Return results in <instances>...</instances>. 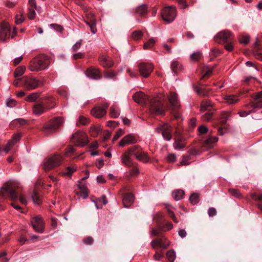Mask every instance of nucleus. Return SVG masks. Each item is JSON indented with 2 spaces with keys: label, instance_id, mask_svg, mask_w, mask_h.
<instances>
[{
  "label": "nucleus",
  "instance_id": "nucleus-1",
  "mask_svg": "<svg viewBox=\"0 0 262 262\" xmlns=\"http://www.w3.org/2000/svg\"><path fill=\"white\" fill-rule=\"evenodd\" d=\"M49 63V58L47 56L40 55L30 61L29 69L32 72H38L46 69Z\"/></svg>",
  "mask_w": 262,
  "mask_h": 262
},
{
  "label": "nucleus",
  "instance_id": "nucleus-2",
  "mask_svg": "<svg viewBox=\"0 0 262 262\" xmlns=\"http://www.w3.org/2000/svg\"><path fill=\"white\" fill-rule=\"evenodd\" d=\"M163 99L161 95H159L151 99L150 101L149 112L154 115H164L165 109L163 103Z\"/></svg>",
  "mask_w": 262,
  "mask_h": 262
},
{
  "label": "nucleus",
  "instance_id": "nucleus-3",
  "mask_svg": "<svg viewBox=\"0 0 262 262\" xmlns=\"http://www.w3.org/2000/svg\"><path fill=\"white\" fill-rule=\"evenodd\" d=\"M63 161L62 157L58 154H54L48 157L45 161L43 168L47 171H49L58 166Z\"/></svg>",
  "mask_w": 262,
  "mask_h": 262
},
{
  "label": "nucleus",
  "instance_id": "nucleus-4",
  "mask_svg": "<svg viewBox=\"0 0 262 262\" xmlns=\"http://www.w3.org/2000/svg\"><path fill=\"white\" fill-rule=\"evenodd\" d=\"M0 195L3 196L9 195V197L13 200H16L18 198V193L16 191V188L11 182L5 184L1 188Z\"/></svg>",
  "mask_w": 262,
  "mask_h": 262
},
{
  "label": "nucleus",
  "instance_id": "nucleus-5",
  "mask_svg": "<svg viewBox=\"0 0 262 262\" xmlns=\"http://www.w3.org/2000/svg\"><path fill=\"white\" fill-rule=\"evenodd\" d=\"M16 34L15 28L5 24L1 26L0 40L6 41L10 38H13Z\"/></svg>",
  "mask_w": 262,
  "mask_h": 262
},
{
  "label": "nucleus",
  "instance_id": "nucleus-6",
  "mask_svg": "<svg viewBox=\"0 0 262 262\" xmlns=\"http://www.w3.org/2000/svg\"><path fill=\"white\" fill-rule=\"evenodd\" d=\"M71 141L76 146L83 147L89 142L88 137L82 131H77L72 137Z\"/></svg>",
  "mask_w": 262,
  "mask_h": 262
},
{
  "label": "nucleus",
  "instance_id": "nucleus-7",
  "mask_svg": "<svg viewBox=\"0 0 262 262\" xmlns=\"http://www.w3.org/2000/svg\"><path fill=\"white\" fill-rule=\"evenodd\" d=\"M138 148V145L133 146L130 148H128L122 154L121 157V160L124 165L127 167H131L134 166L130 156L134 155V151L137 150Z\"/></svg>",
  "mask_w": 262,
  "mask_h": 262
},
{
  "label": "nucleus",
  "instance_id": "nucleus-8",
  "mask_svg": "<svg viewBox=\"0 0 262 262\" xmlns=\"http://www.w3.org/2000/svg\"><path fill=\"white\" fill-rule=\"evenodd\" d=\"M177 15L175 7L167 6L165 7L161 12V16L163 20L167 23L172 21Z\"/></svg>",
  "mask_w": 262,
  "mask_h": 262
},
{
  "label": "nucleus",
  "instance_id": "nucleus-9",
  "mask_svg": "<svg viewBox=\"0 0 262 262\" xmlns=\"http://www.w3.org/2000/svg\"><path fill=\"white\" fill-rule=\"evenodd\" d=\"M22 81L23 86L27 91L35 90L40 84V81L35 77H24Z\"/></svg>",
  "mask_w": 262,
  "mask_h": 262
},
{
  "label": "nucleus",
  "instance_id": "nucleus-10",
  "mask_svg": "<svg viewBox=\"0 0 262 262\" xmlns=\"http://www.w3.org/2000/svg\"><path fill=\"white\" fill-rule=\"evenodd\" d=\"M63 119L61 118H56L50 121L49 123L44 126L42 130L46 133L53 132L57 129L63 123Z\"/></svg>",
  "mask_w": 262,
  "mask_h": 262
},
{
  "label": "nucleus",
  "instance_id": "nucleus-11",
  "mask_svg": "<svg viewBox=\"0 0 262 262\" xmlns=\"http://www.w3.org/2000/svg\"><path fill=\"white\" fill-rule=\"evenodd\" d=\"M154 68L151 63L141 62L138 65V71L142 77L147 78L152 72Z\"/></svg>",
  "mask_w": 262,
  "mask_h": 262
},
{
  "label": "nucleus",
  "instance_id": "nucleus-12",
  "mask_svg": "<svg viewBox=\"0 0 262 262\" xmlns=\"http://www.w3.org/2000/svg\"><path fill=\"white\" fill-rule=\"evenodd\" d=\"M232 39L233 36L231 32L226 30L220 32L214 37L215 41L218 43H221L222 41L226 42L232 40Z\"/></svg>",
  "mask_w": 262,
  "mask_h": 262
},
{
  "label": "nucleus",
  "instance_id": "nucleus-13",
  "mask_svg": "<svg viewBox=\"0 0 262 262\" xmlns=\"http://www.w3.org/2000/svg\"><path fill=\"white\" fill-rule=\"evenodd\" d=\"M31 223L35 231L38 232L43 231V222L41 216L38 215L34 217L31 220Z\"/></svg>",
  "mask_w": 262,
  "mask_h": 262
},
{
  "label": "nucleus",
  "instance_id": "nucleus-14",
  "mask_svg": "<svg viewBox=\"0 0 262 262\" xmlns=\"http://www.w3.org/2000/svg\"><path fill=\"white\" fill-rule=\"evenodd\" d=\"M137 142L136 137L133 134H129L124 136L120 141L119 145L120 147H124L126 145L133 144Z\"/></svg>",
  "mask_w": 262,
  "mask_h": 262
},
{
  "label": "nucleus",
  "instance_id": "nucleus-15",
  "mask_svg": "<svg viewBox=\"0 0 262 262\" xmlns=\"http://www.w3.org/2000/svg\"><path fill=\"white\" fill-rule=\"evenodd\" d=\"M172 109L175 110L179 108L180 105L178 99L177 94L174 92H170L168 97Z\"/></svg>",
  "mask_w": 262,
  "mask_h": 262
},
{
  "label": "nucleus",
  "instance_id": "nucleus-16",
  "mask_svg": "<svg viewBox=\"0 0 262 262\" xmlns=\"http://www.w3.org/2000/svg\"><path fill=\"white\" fill-rule=\"evenodd\" d=\"M140 146L139 148L134 151V155L136 158L141 162L147 163L148 162L149 158L147 152L145 151H141L140 150Z\"/></svg>",
  "mask_w": 262,
  "mask_h": 262
},
{
  "label": "nucleus",
  "instance_id": "nucleus-17",
  "mask_svg": "<svg viewBox=\"0 0 262 262\" xmlns=\"http://www.w3.org/2000/svg\"><path fill=\"white\" fill-rule=\"evenodd\" d=\"M86 75L94 79H98L101 78L100 73L99 70L94 67H90L85 71Z\"/></svg>",
  "mask_w": 262,
  "mask_h": 262
},
{
  "label": "nucleus",
  "instance_id": "nucleus-18",
  "mask_svg": "<svg viewBox=\"0 0 262 262\" xmlns=\"http://www.w3.org/2000/svg\"><path fill=\"white\" fill-rule=\"evenodd\" d=\"M108 106V105L106 104L105 106V108H102L99 106L95 107L92 110L91 114L96 118H101L106 114V108H107Z\"/></svg>",
  "mask_w": 262,
  "mask_h": 262
},
{
  "label": "nucleus",
  "instance_id": "nucleus-19",
  "mask_svg": "<svg viewBox=\"0 0 262 262\" xmlns=\"http://www.w3.org/2000/svg\"><path fill=\"white\" fill-rule=\"evenodd\" d=\"M160 129L162 131L163 138L166 140H170L171 139V126L167 124L161 125Z\"/></svg>",
  "mask_w": 262,
  "mask_h": 262
},
{
  "label": "nucleus",
  "instance_id": "nucleus-20",
  "mask_svg": "<svg viewBox=\"0 0 262 262\" xmlns=\"http://www.w3.org/2000/svg\"><path fill=\"white\" fill-rule=\"evenodd\" d=\"M101 64L105 68H110L113 65V62L110 57L102 55L99 58Z\"/></svg>",
  "mask_w": 262,
  "mask_h": 262
},
{
  "label": "nucleus",
  "instance_id": "nucleus-21",
  "mask_svg": "<svg viewBox=\"0 0 262 262\" xmlns=\"http://www.w3.org/2000/svg\"><path fill=\"white\" fill-rule=\"evenodd\" d=\"M46 107L42 103L36 104L33 107V113L35 115H40L45 112Z\"/></svg>",
  "mask_w": 262,
  "mask_h": 262
},
{
  "label": "nucleus",
  "instance_id": "nucleus-22",
  "mask_svg": "<svg viewBox=\"0 0 262 262\" xmlns=\"http://www.w3.org/2000/svg\"><path fill=\"white\" fill-rule=\"evenodd\" d=\"M133 98L134 101L138 103H144L147 99V96L142 92L135 93Z\"/></svg>",
  "mask_w": 262,
  "mask_h": 262
},
{
  "label": "nucleus",
  "instance_id": "nucleus-23",
  "mask_svg": "<svg viewBox=\"0 0 262 262\" xmlns=\"http://www.w3.org/2000/svg\"><path fill=\"white\" fill-rule=\"evenodd\" d=\"M134 201V196L132 194L124 195L122 199V203L125 207H129Z\"/></svg>",
  "mask_w": 262,
  "mask_h": 262
},
{
  "label": "nucleus",
  "instance_id": "nucleus-24",
  "mask_svg": "<svg viewBox=\"0 0 262 262\" xmlns=\"http://www.w3.org/2000/svg\"><path fill=\"white\" fill-rule=\"evenodd\" d=\"M184 140L185 139L183 137L178 138L173 143L174 148L178 150L183 148L185 146V144L183 142Z\"/></svg>",
  "mask_w": 262,
  "mask_h": 262
},
{
  "label": "nucleus",
  "instance_id": "nucleus-25",
  "mask_svg": "<svg viewBox=\"0 0 262 262\" xmlns=\"http://www.w3.org/2000/svg\"><path fill=\"white\" fill-rule=\"evenodd\" d=\"M42 100L47 101L45 105H46V107L47 109L51 108L55 105V99L52 96L46 97L42 98Z\"/></svg>",
  "mask_w": 262,
  "mask_h": 262
},
{
  "label": "nucleus",
  "instance_id": "nucleus-26",
  "mask_svg": "<svg viewBox=\"0 0 262 262\" xmlns=\"http://www.w3.org/2000/svg\"><path fill=\"white\" fill-rule=\"evenodd\" d=\"M217 141V138L210 136L204 141V145L208 148L211 147Z\"/></svg>",
  "mask_w": 262,
  "mask_h": 262
},
{
  "label": "nucleus",
  "instance_id": "nucleus-27",
  "mask_svg": "<svg viewBox=\"0 0 262 262\" xmlns=\"http://www.w3.org/2000/svg\"><path fill=\"white\" fill-rule=\"evenodd\" d=\"M226 102L229 104H233L238 101L237 97L235 95H227L224 97Z\"/></svg>",
  "mask_w": 262,
  "mask_h": 262
},
{
  "label": "nucleus",
  "instance_id": "nucleus-28",
  "mask_svg": "<svg viewBox=\"0 0 262 262\" xmlns=\"http://www.w3.org/2000/svg\"><path fill=\"white\" fill-rule=\"evenodd\" d=\"M39 93L34 92L28 95L25 99L27 102H34L39 98Z\"/></svg>",
  "mask_w": 262,
  "mask_h": 262
},
{
  "label": "nucleus",
  "instance_id": "nucleus-29",
  "mask_svg": "<svg viewBox=\"0 0 262 262\" xmlns=\"http://www.w3.org/2000/svg\"><path fill=\"white\" fill-rule=\"evenodd\" d=\"M110 116L112 118H117L120 115L118 107L116 105H113L110 108Z\"/></svg>",
  "mask_w": 262,
  "mask_h": 262
},
{
  "label": "nucleus",
  "instance_id": "nucleus-30",
  "mask_svg": "<svg viewBox=\"0 0 262 262\" xmlns=\"http://www.w3.org/2000/svg\"><path fill=\"white\" fill-rule=\"evenodd\" d=\"M77 167L75 166H70L67 168L65 171L62 172V175L67 177H71L72 174L76 170Z\"/></svg>",
  "mask_w": 262,
  "mask_h": 262
},
{
  "label": "nucleus",
  "instance_id": "nucleus-31",
  "mask_svg": "<svg viewBox=\"0 0 262 262\" xmlns=\"http://www.w3.org/2000/svg\"><path fill=\"white\" fill-rule=\"evenodd\" d=\"M212 103H211V102L207 100H204L201 103V110L202 111H204L206 110L210 111L211 108L212 107Z\"/></svg>",
  "mask_w": 262,
  "mask_h": 262
},
{
  "label": "nucleus",
  "instance_id": "nucleus-32",
  "mask_svg": "<svg viewBox=\"0 0 262 262\" xmlns=\"http://www.w3.org/2000/svg\"><path fill=\"white\" fill-rule=\"evenodd\" d=\"M184 194V192L182 190H178L174 191L172 192V197L176 201H179L182 199L183 195Z\"/></svg>",
  "mask_w": 262,
  "mask_h": 262
},
{
  "label": "nucleus",
  "instance_id": "nucleus-33",
  "mask_svg": "<svg viewBox=\"0 0 262 262\" xmlns=\"http://www.w3.org/2000/svg\"><path fill=\"white\" fill-rule=\"evenodd\" d=\"M26 70L25 66H19L17 68L14 72V76L15 78H18L22 76Z\"/></svg>",
  "mask_w": 262,
  "mask_h": 262
},
{
  "label": "nucleus",
  "instance_id": "nucleus-34",
  "mask_svg": "<svg viewBox=\"0 0 262 262\" xmlns=\"http://www.w3.org/2000/svg\"><path fill=\"white\" fill-rule=\"evenodd\" d=\"M147 12V7L146 5H141L138 7L136 9V13L139 15H145Z\"/></svg>",
  "mask_w": 262,
  "mask_h": 262
},
{
  "label": "nucleus",
  "instance_id": "nucleus-35",
  "mask_svg": "<svg viewBox=\"0 0 262 262\" xmlns=\"http://www.w3.org/2000/svg\"><path fill=\"white\" fill-rule=\"evenodd\" d=\"M33 203L36 205H39L41 203V198L40 196L35 191L33 192L32 195Z\"/></svg>",
  "mask_w": 262,
  "mask_h": 262
},
{
  "label": "nucleus",
  "instance_id": "nucleus-36",
  "mask_svg": "<svg viewBox=\"0 0 262 262\" xmlns=\"http://www.w3.org/2000/svg\"><path fill=\"white\" fill-rule=\"evenodd\" d=\"M202 56V53L200 52H196L191 54L190 58L191 61H198L201 58Z\"/></svg>",
  "mask_w": 262,
  "mask_h": 262
},
{
  "label": "nucleus",
  "instance_id": "nucleus-37",
  "mask_svg": "<svg viewBox=\"0 0 262 262\" xmlns=\"http://www.w3.org/2000/svg\"><path fill=\"white\" fill-rule=\"evenodd\" d=\"M143 36L142 32L140 30H136L134 31L131 35L132 39L135 40H138L142 38Z\"/></svg>",
  "mask_w": 262,
  "mask_h": 262
},
{
  "label": "nucleus",
  "instance_id": "nucleus-38",
  "mask_svg": "<svg viewBox=\"0 0 262 262\" xmlns=\"http://www.w3.org/2000/svg\"><path fill=\"white\" fill-rule=\"evenodd\" d=\"M181 65L178 61H173L171 64V69L174 73H177L181 70Z\"/></svg>",
  "mask_w": 262,
  "mask_h": 262
},
{
  "label": "nucleus",
  "instance_id": "nucleus-39",
  "mask_svg": "<svg viewBox=\"0 0 262 262\" xmlns=\"http://www.w3.org/2000/svg\"><path fill=\"white\" fill-rule=\"evenodd\" d=\"M166 257L169 262H174L176 258V253L174 251L170 250L166 253Z\"/></svg>",
  "mask_w": 262,
  "mask_h": 262
},
{
  "label": "nucleus",
  "instance_id": "nucleus-40",
  "mask_svg": "<svg viewBox=\"0 0 262 262\" xmlns=\"http://www.w3.org/2000/svg\"><path fill=\"white\" fill-rule=\"evenodd\" d=\"M189 200L192 204H196L199 202V195L198 193L191 194Z\"/></svg>",
  "mask_w": 262,
  "mask_h": 262
},
{
  "label": "nucleus",
  "instance_id": "nucleus-41",
  "mask_svg": "<svg viewBox=\"0 0 262 262\" xmlns=\"http://www.w3.org/2000/svg\"><path fill=\"white\" fill-rule=\"evenodd\" d=\"M164 229L162 228L161 224H159L156 229H153L151 230V234L154 236L159 235L162 231H163Z\"/></svg>",
  "mask_w": 262,
  "mask_h": 262
},
{
  "label": "nucleus",
  "instance_id": "nucleus-42",
  "mask_svg": "<svg viewBox=\"0 0 262 262\" xmlns=\"http://www.w3.org/2000/svg\"><path fill=\"white\" fill-rule=\"evenodd\" d=\"M259 100H255L251 103L252 107L253 108H262V98L259 99Z\"/></svg>",
  "mask_w": 262,
  "mask_h": 262
},
{
  "label": "nucleus",
  "instance_id": "nucleus-43",
  "mask_svg": "<svg viewBox=\"0 0 262 262\" xmlns=\"http://www.w3.org/2000/svg\"><path fill=\"white\" fill-rule=\"evenodd\" d=\"M156 40L154 38H150L147 42L144 44V49H150L155 44Z\"/></svg>",
  "mask_w": 262,
  "mask_h": 262
},
{
  "label": "nucleus",
  "instance_id": "nucleus-44",
  "mask_svg": "<svg viewBox=\"0 0 262 262\" xmlns=\"http://www.w3.org/2000/svg\"><path fill=\"white\" fill-rule=\"evenodd\" d=\"M25 17L22 13H20L17 14L15 16V23L17 25H19L24 21Z\"/></svg>",
  "mask_w": 262,
  "mask_h": 262
},
{
  "label": "nucleus",
  "instance_id": "nucleus-45",
  "mask_svg": "<svg viewBox=\"0 0 262 262\" xmlns=\"http://www.w3.org/2000/svg\"><path fill=\"white\" fill-rule=\"evenodd\" d=\"M162 241L161 239L154 240L151 242V245L154 249H156L162 246Z\"/></svg>",
  "mask_w": 262,
  "mask_h": 262
},
{
  "label": "nucleus",
  "instance_id": "nucleus-46",
  "mask_svg": "<svg viewBox=\"0 0 262 262\" xmlns=\"http://www.w3.org/2000/svg\"><path fill=\"white\" fill-rule=\"evenodd\" d=\"M239 41L241 43L247 44L249 42V36L247 35H243L239 37Z\"/></svg>",
  "mask_w": 262,
  "mask_h": 262
},
{
  "label": "nucleus",
  "instance_id": "nucleus-47",
  "mask_svg": "<svg viewBox=\"0 0 262 262\" xmlns=\"http://www.w3.org/2000/svg\"><path fill=\"white\" fill-rule=\"evenodd\" d=\"M78 122L80 124L85 125L89 123V120L85 116H80L78 119Z\"/></svg>",
  "mask_w": 262,
  "mask_h": 262
},
{
  "label": "nucleus",
  "instance_id": "nucleus-48",
  "mask_svg": "<svg viewBox=\"0 0 262 262\" xmlns=\"http://www.w3.org/2000/svg\"><path fill=\"white\" fill-rule=\"evenodd\" d=\"M21 135L19 134H17L14 135L12 138V139L9 141L12 143V144L14 145L17 142H18L20 139Z\"/></svg>",
  "mask_w": 262,
  "mask_h": 262
},
{
  "label": "nucleus",
  "instance_id": "nucleus-49",
  "mask_svg": "<svg viewBox=\"0 0 262 262\" xmlns=\"http://www.w3.org/2000/svg\"><path fill=\"white\" fill-rule=\"evenodd\" d=\"M229 192L231 195H232L236 198H240L241 196V193H240L239 191L237 189H233V188L229 189Z\"/></svg>",
  "mask_w": 262,
  "mask_h": 262
},
{
  "label": "nucleus",
  "instance_id": "nucleus-50",
  "mask_svg": "<svg viewBox=\"0 0 262 262\" xmlns=\"http://www.w3.org/2000/svg\"><path fill=\"white\" fill-rule=\"evenodd\" d=\"M35 8H29V12L28 14V18L30 19H33L35 17Z\"/></svg>",
  "mask_w": 262,
  "mask_h": 262
},
{
  "label": "nucleus",
  "instance_id": "nucleus-51",
  "mask_svg": "<svg viewBox=\"0 0 262 262\" xmlns=\"http://www.w3.org/2000/svg\"><path fill=\"white\" fill-rule=\"evenodd\" d=\"M162 228L164 229L163 231L166 230H170L173 228V225L171 223L165 222L164 223V225H162Z\"/></svg>",
  "mask_w": 262,
  "mask_h": 262
},
{
  "label": "nucleus",
  "instance_id": "nucleus-52",
  "mask_svg": "<svg viewBox=\"0 0 262 262\" xmlns=\"http://www.w3.org/2000/svg\"><path fill=\"white\" fill-rule=\"evenodd\" d=\"M205 89L199 86H195L194 88V91L198 94L202 95L203 96H206L207 94L205 93Z\"/></svg>",
  "mask_w": 262,
  "mask_h": 262
},
{
  "label": "nucleus",
  "instance_id": "nucleus-53",
  "mask_svg": "<svg viewBox=\"0 0 262 262\" xmlns=\"http://www.w3.org/2000/svg\"><path fill=\"white\" fill-rule=\"evenodd\" d=\"M86 24L89 26L91 29V32L93 34H95L97 32L96 24L95 23H90L86 21Z\"/></svg>",
  "mask_w": 262,
  "mask_h": 262
},
{
  "label": "nucleus",
  "instance_id": "nucleus-54",
  "mask_svg": "<svg viewBox=\"0 0 262 262\" xmlns=\"http://www.w3.org/2000/svg\"><path fill=\"white\" fill-rule=\"evenodd\" d=\"M82 43V40L80 39L77 41L72 47V50L74 52L77 51L81 47Z\"/></svg>",
  "mask_w": 262,
  "mask_h": 262
},
{
  "label": "nucleus",
  "instance_id": "nucleus-55",
  "mask_svg": "<svg viewBox=\"0 0 262 262\" xmlns=\"http://www.w3.org/2000/svg\"><path fill=\"white\" fill-rule=\"evenodd\" d=\"M167 211L169 216L172 219L173 221L177 223H178V221L177 220L174 212L172 210H171L169 208H167Z\"/></svg>",
  "mask_w": 262,
  "mask_h": 262
},
{
  "label": "nucleus",
  "instance_id": "nucleus-56",
  "mask_svg": "<svg viewBox=\"0 0 262 262\" xmlns=\"http://www.w3.org/2000/svg\"><path fill=\"white\" fill-rule=\"evenodd\" d=\"M6 255L7 253L5 251H3L0 254V260L1 262H8L9 260Z\"/></svg>",
  "mask_w": 262,
  "mask_h": 262
},
{
  "label": "nucleus",
  "instance_id": "nucleus-57",
  "mask_svg": "<svg viewBox=\"0 0 262 262\" xmlns=\"http://www.w3.org/2000/svg\"><path fill=\"white\" fill-rule=\"evenodd\" d=\"M83 242L86 245H91L93 243L94 239L92 237L89 236L83 239Z\"/></svg>",
  "mask_w": 262,
  "mask_h": 262
},
{
  "label": "nucleus",
  "instance_id": "nucleus-58",
  "mask_svg": "<svg viewBox=\"0 0 262 262\" xmlns=\"http://www.w3.org/2000/svg\"><path fill=\"white\" fill-rule=\"evenodd\" d=\"M206 71L205 72V74L203 76L202 78H204L205 77H209L210 75H211V74L212 72V70H213L212 68L206 67Z\"/></svg>",
  "mask_w": 262,
  "mask_h": 262
},
{
  "label": "nucleus",
  "instance_id": "nucleus-59",
  "mask_svg": "<svg viewBox=\"0 0 262 262\" xmlns=\"http://www.w3.org/2000/svg\"><path fill=\"white\" fill-rule=\"evenodd\" d=\"M50 26L53 28L55 30L58 32H61L63 30V27L60 25L56 24H51Z\"/></svg>",
  "mask_w": 262,
  "mask_h": 262
},
{
  "label": "nucleus",
  "instance_id": "nucleus-60",
  "mask_svg": "<svg viewBox=\"0 0 262 262\" xmlns=\"http://www.w3.org/2000/svg\"><path fill=\"white\" fill-rule=\"evenodd\" d=\"M13 146L14 145L12 144V143L9 141L6 146L4 148V151L6 153H8Z\"/></svg>",
  "mask_w": 262,
  "mask_h": 262
},
{
  "label": "nucleus",
  "instance_id": "nucleus-61",
  "mask_svg": "<svg viewBox=\"0 0 262 262\" xmlns=\"http://www.w3.org/2000/svg\"><path fill=\"white\" fill-rule=\"evenodd\" d=\"M198 131L200 134H204L208 132V128L205 125H201L198 128Z\"/></svg>",
  "mask_w": 262,
  "mask_h": 262
},
{
  "label": "nucleus",
  "instance_id": "nucleus-62",
  "mask_svg": "<svg viewBox=\"0 0 262 262\" xmlns=\"http://www.w3.org/2000/svg\"><path fill=\"white\" fill-rule=\"evenodd\" d=\"M212 113L210 112L206 113L202 116V119L205 121H209L211 119Z\"/></svg>",
  "mask_w": 262,
  "mask_h": 262
},
{
  "label": "nucleus",
  "instance_id": "nucleus-63",
  "mask_svg": "<svg viewBox=\"0 0 262 262\" xmlns=\"http://www.w3.org/2000/svg\"><path fill=\"white\" fill-rule=\"evenodd\" d=\"M16 102L14 99H9L7 102V105L10 107H13L16 105Z\"/></svg>",
  "mask_w": 262,
  "mask_h": 262
},
{
  "label": "nucleus",
  "instance_id": "nucleus-64",
  "mask_svg": "<svg viewBox=\"0 0 262 262\" xmlns=\"http://www.w3.org/2000/svg\"><path fill=\"white\" fill-rule=\"evenodd\" d=\"M252 98L254 100H257L260 98H262V91L253 94Z\"/></svg>",
  "mask_w": 262,
  "mask_h": 262
}]
</instances>
